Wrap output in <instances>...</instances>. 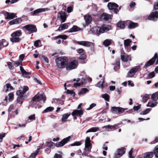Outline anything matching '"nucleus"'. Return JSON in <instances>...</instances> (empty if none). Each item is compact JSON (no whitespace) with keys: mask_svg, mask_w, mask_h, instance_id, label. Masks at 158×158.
<instances>
[{"mask_svg":"<svg viewBox=\"0 0 158 158\" xmlns=\"http://www.w3.org/2000/svg\"><path fill=\"white\" fill-rule=\"evenodd\" d=\"M111 29L110 26L104 24L100 27H93L91 31L94 34L99 35L101 33L106 32Z\"/></svg>","mask_w":158,"mask_h":158,"instance_id":"obj_1","label":"nucleus"},{"mask_svg":"<svg viewBox=\"0 0 158 158\" xmlns=\"http://www.w3.org/2000/svg\"><path fill=\"white\" fill-rule=\"evenodd\" d=\"M85 148L84 151L82 154L83 156H87L88 157H91L92 156L90 155H88V154L91 152V149L92 148V144L91 143V140L90 138L87 137L86 138L85 143Z\"/></svg>","mask_w":158,"mask_h":158,"instance_id":"obj_2","label":"nucleus"},{"mask_svg":"<svg viewBox=\"0 0 158 158\" xmlns=\"http://www.w3.org/2000/svg\"><path fill=\"white\" fill-rule=\"evenodd\" d=\"M56 65L60 69L64 68L68 64V60L65 56H60L56 59Z\"/></svg>","mask_w":158,"mask_h":158,"instance_id":"obj_3","label":"nucleus"},{"mask_svg":"<svg viewBox=\"0 0 158 158\" xmlns=\"http://www.w3.org/2000/svg\"><path fill=\"white\" fill-rule=\"evenodd\" d=\"M22 34L21 30H18L12 33L11 35L10 40L12 43H17L19 42L21 39L19 37Z\"/></svg>","mask_w":158,"mask_h":158,"instance_id":"obj_4","label":"nucleus"},{"mask_svg":"<svg viewBox=\"0 0 158 158\" xmlns=\"http://www.w3.org/2000/svg\"><path fill=\"white\" fill-rule=\"evenodd\" d=\"M80 76L82 77L81 80L80 81V79L78 78L76 81V82L74 83L73 85L74 87L79 86L81 85L85 84L87 82L86 75L85 73L84 72H82L80 74Z\"/></svg>","mask_w":158,"mask_h":158,"instance_id":"obj_5","label":"nucleus"},{"mask_svg":"<svg viewBox=\"0 0 158 158\" xmlns=\"http://www.w3.org/2000/svg\"><path fill=\"white\" fill-rule=\"evenodd\" d=\"M140 70V67L137 66L132 67L128 72L127 75L128 77H133L135 73L138 70Z\"/></svg>","mask_w":158,"mask_h":158,"instance_id":"obj_6","label":"nucleus"},{"mask_svg":"<svg viewBox=\"0 0 158 158\" xmlns=\"http://www.w3.org/2000/svg\"><path fill=\"white\" fill-rule=\"evenodd\" d=\"M108 9L110 10V12L112 13L113 11L115 14H117L119 11L117 8L118 5L116 3L114 2H109L107 5Z\"/></svg>","mask_w":158,"mask_h":158,"instance_id":"obj_7","label":"nucleus"},{"mask_svg":"<svg viewBox=\"0 0 158 158\" xmlns=\"http://www.w3.org/2000/svg\"><path fill=\"white\" fill-rule=\"evenodd\" d=\"M34 100H36L37 102L43 100L44 103L45 102L46 97L43 93H38L34 97Z\"/></svg>","mask_w":158,"mask_h":158,"instance_id":"obj_8","label":"nucleus"},{"mask_svg":"<svg viewBox=\"0 0 158 158\" xmlns=\"http://www.w3.org/2000/svg\"><path fill=\"white\" fill-rule=\"evenodd\" d=\"M23 28L31 33H33L37 31L36 27L34 25L31 24L25 25L23 27Z\"/></svg>","mask_w":158,"mask_h":158,"instance_id":"obj_9","label":"nucleus"},{"mask_svg":"<svg viewBox=\"0 0 158 158\" xmlns=\"http://www.w3.org/2000/svg\"><path fill=\"white\" fill-rule=\"evenodd\" d=\"M111 19V16L106 13H103L101 15L100 19L104 22H110Z\"/></svg>","mask_w":158,"mask_h":158,"instance_id":"obj_10","label":"nucleus"},{"mask_svg":"<svg viewBox=\"0 0 158 158\" xmlns=\"http://www.w3.org/2000/svg\"><path fill=\"white\" fill-rule=\"evenodd\" d=\"M127 109H124L120 107H112L111 108L112 112L114 114H120L123 113L125 110H127Z\"/></svg>","mask_w":158,"mask_h":158,"instance_id":"obj_11","label":"nucleus"},{"mask_svg":"<svg viewBox=\"0 0 158 158\" xmlns=\"http://www.w3.org/2000/svg\"><path fill=\"white\" fill-rule=\"evenodd\" d=\"M78 62L77 60H74L71 62L69 65L66 67V69L67 70H70L75 69L77 66Z\"/></svg>","mask_w":158,"mask_h":158,"instance_id":"obj_12","label":"nucleus"},{"mask_svg":"<svg viewBox=\"0 0 158 158\" xmlns=\"http://www.w3.org/2000/svg\"><path fill=\"white\" fill-rule=\"evenodd\" d=\"M158 57V54L156 53L153 57L149 60L147 63L145 64L144 66V68L146 69L147 67L153 64L154 62L155 59L157 58Z\"/></svg>","mask_w":158,"mask_h":158,"instance_id":"obj_13","label":"nucleus"},{"mask_svg":"<svg viewBox=\"0 0 158 158\" xmlns=\"http://www.w3.org/2000/svg\"><path fill=\"white\" fill-rule=\"evenodd\" d=\"M126 149L124 148H121L119 149L118 150L117 153H115L114 155L115 158H119L121 157L125 153Z\"/></svg>","mask_w":158,"mask_h":158,"instance_id":"obj_14","label":"nucleus"},{"mask_svg":"<svg viewBox=\"0 0 158 158\" xmlns=\"http://www.w3.org/2000/svg\"><path fill=\"white\" fill-rule=\"evenodd\" d=\"M158 18V11H156L152 12L148 16V19L155 21Z\"/></svg>","mask_w":158,"mask_h":158,"instance_id":"obj_15","label":"nucleus"},{"mask_svg":"<svg viewBox=\"0 0 158 158\" xmlns=\"http://www.w3.org/2000/svg\"><path fill=\"white\" fill-rule=\"evenodd\" d=\"M29 88L27 86H24L22 90H18L16 92V94L18 96H21L25 93L28 90Z\"/></svg>","mask_w":158,"mask_h":158,"instance_id":"obj_16","label":"nucleus"},{"mask_svg":"<svg viewBox=\"0 0 158 158\" xmlns=\"http://www.w3.org/2000/svg\"><path fill=\"white\" fill-rule=\"evenodd\" d=\"M83 114V111L82 109L79 110L76 109L73 111L71 114L73 116H78L81 117Z\"/></svg>","mask_w":158,"mask_h":158,"instance_id":"obj_17","label":"nucleus"},{"mask_svg":"<svg viewBox=\"0 0 158 158\" xmlns=\"http://www.w3.org/2000/svg\"><path fill=\"white\" fill-rule=\"evenodd\" d=\"M71 138L70 136H69L67 137L64 139L62 140L58 144V146H57V147H62L64 146L65 143H67L69 141Z\"/></svg>","mask_w":158,"mask_h":158,"instance_id":"obj_18","label":"nucleus"},{"mask_svg":"<svg viewBox=\"0 0 158 158\" xmlns=\"http://www.w3.org/2000/svg\"><path fill=\"white\" fill-rule=\"evenodd\" d=\"M48 8H39L35 10L34 11L31 12V14L32 15H34L37 14H38L41 12H44L46 11H48Z\"/></svg>","mask_w":158,"mask_h":158,"instance_id":"obj_19","label":"nucleus"},{"mask_svg":"<svg viewBox=\"0 0 158 158\" xmlns=\"http://www.w3.org/2000/svg\"><path fill=\"white\" fill-rule=\"evenodd\" d=\"M84 19L85 22V24H83V26L85 27L86 25H88L91 22V17L89 15H86L84 16Z\"/></svg>","mask_w":158,"mask_h":158,"instance_id":"obj_20","label":"nucleus"},{"mask_svg":"<svg viewBox=\"0 0 158 158\" xmlns=\"http://www.w3.org/2000/svg\"><path fill=\"white\" fill-rule=\"evenodd\" d=\"M121 60L123 62H126L129 60H131V57L130 56L127 55L125 53L121 54Z\"/></svg>","mask_w":158,"mask_h":158,"instance_id":"obj_21","label":"nucleus"},{"mask_svg":"<svg viewBox=\"0 0 158 158\" xmlns=\"http://www.w3.org/2000/svg\"><path fill=\"white\" fill-rule=\"evenodd\" d=\"M77 43L79 45L85 46L86 47H90L92 44V43L90 42L86 41H77Z\"/></svg>","mask_w":158,"mask_h":158,"instance_id":"obj_22","label":"nucleus"},{"mask_svg":"<svg viewBox=\"0 0 158 158\" xmlns=\"http://www.w3.org/2000/svg\"><path fill=\"white\" fill-rule=\"evenodd\" d=\"M8 44V43L5 40L2 39L0 40V49L7 47Z\"/></svg>","mask_w":158,"mask_h":158,"instance_id":"obj_23","label":"nucleus"},{"mask_svg":"<svg viewBox=\"0 0 158 158\" xmlns=\"http://www.w3.org/2000/svg\"><path fill=\"white\" fill-rule=\"evenodd\" d=\"M60 15V18L61 19V23L64 22L66 19V16L65 13L63 11H60L59 12Z\"/></svg>","mask_w":158,"mask_h":158,"instance_id":"obj_24","label":"nucleus"},{"mask_svg":"<svg viewBox=\"0 0 158 158\" xmlns=\"http://www.w3.org/2000/svg\"><path fill=\"white\" fill-rule=\"evenodd\" d=\"M114 69L115 71L118 70L120 68V61L119 60H116L113 64Z\"/></svg>","mask_w":158,"mask_h":158,"instance_id":"obj_25","label":"nucleus"},{"mask_svg":"<svg viewBox=\"0 0 158 158\" xmlns=\"http://www.w3.org/2000/svg\"><path fill=\"white\" fill-rule=\"evenodd\" d=\"M22 21L21 18H19L15 19L9 22V24L10 25L14 24H17L20 23Z\"/></svg>","mask_w":158,"mask_h":158,"instance_id":"obj_26","label":"nucleus"},{"mask_svg":"<svg viewBox=\"0 0 158 158\" xmlns=\"http://www.w3.org/2000/svg\"><path fill=\"white\" fill-rule=\"evenodd\" d=\"M69 23H64L61 24L58 28V30L59 31H61L63 30L67 29L69 27Z\"/></svg>","mask_w":158,"mask_h":158,"instance_id":"obj_27","label":"nucleus"},{"mask_svg":"<svg viewBox=\"0 0 158 158\" xmlns=\"http://www.w3.org/2000/svg\"><path fill=\"white\" fill-rule=\"evenodd\" d=\"M153 156V153L152 152H147L145 153L143 156L140 158H152Z\"/></svg>","mask_w":158,"mask_h":158,"instance_id":"obj_28","label":"nucleus"},{"mask_svg":"<svg viewBox=\"0 0 158 158\" xmlns=\"http://www.w3.org/2000/svg\"><path fill=\"white\" fill-rule=\"evenodd\" d=\"M126 23L125 21H119L117 24V26L121 29H123L125 28Z\"/></svg>","mask_w":158,"mask_h":158,"instance_id":"obj_29","label":"nucleus"},{"mask_svg":"<svg viewBox=\"0 0 158 158\" xmlns=\"http://www.w3.org/2000/svg\"><path fill=\"white\" fill-rule=\"evenodd\" d=\"M37 102L36 100H34V97L33 98L32 100L31 101L30 103V106L32 107H34L35 109H37V108H40L41 106H37L36 105V102Z\"/></svg>","mask_w":158,"mask_h":158,"instance_id":"obj_30","label":"nucleus"},{"mask_svg":"<svg viewBox=\"0 0 158 158\" xmlns=\"http://www.w3.org/2000/svg\"><path fill=\"white\" fill-rule=\"evenodd\" d=\"M7 16L5 17L6 19H12L15 17L16 15L14 13H9L6 12Z\"/></svg>","mask_w":158,"mask_h":158,"instance_id":"obj_31","label":"nucleus"},{"mask_svg":"<svg viewBox=\"0 0 158 158\" xmlns=\"http://www.w3.org/2000/svg\"><path fill=\"white\" fill-rule=\"evenodd\" d=\"M71 113H67L63 114L62 115V122L64 123L66 122V119H67L68 117L70 115Z\"/></svg>","mask_w":158,"mask_h":158,"instance_id":"obj_32","label":"nucleus"},{"mask_svg":"<svg viewBox=\"0 0 158 158\" xmlns=\"http://www.w3.org/2000/svg\"><path fill=\"white\" fill-rule=\"evenodd\" d=\"M80 30V28L76 26H73L69 30V32H73L78 31Z\"/></svg>","mask_w":158,"mask_h":158,"instance_id":"obj_33","label":"nucleus"},{"mask_svg":"<svg viewBox=\"0 0 158 158\" xmlns=\"http://www.w3.org/2000/svg\"><path fill=\"white\" fill-rule=\"evenodd\" d=\"M99 130V128L98 127H93L90 128L88 130L86 131V133L90 132H96Z\"/></svg>","mask_w":158,"mask_h":158,"instance_id":"obj_34","label":"nucleus"},{"mask_svg":"<svg viewBox=\"0 0 158 158\" xmlns=\"http://www.w3.org/2000/svg\"><path fill=\"white\" fill-rule=\"evenodd\" d=\"M131 42V41L129 39L126 40H124V44L125 48L126 49L130 46V44Z\"/></svg>","mask_w":158,"mask_h":158,"instance_id":"obj_35","label":"nucleus"},{"mask_svg":"<svg viewBox=\"0 0 158 158\" xmlns=\"http://www.w3.org/2000/svg\"><path fill=\"white\" fill-rule=\"evenodd\" d=\"M138 24L137 23L131 22L129 23L128 27L130 28H133L138 27Z\"/></svg>","mask_w":158,"mask_h":158,"instance_id":"obj_36","label":"nucleus"},{"mask_svg":"<svg viewBox=\"0 0 158 158\" xmlns=\"http://www.w3.org/2000/svg\"><path fill=\"white\" fill-rule=\"evenodd\" d=\"M104 79H103L102 80L100 81H99L96 85V86L100 88L103 89L104 88L103 85V83L104 82Z\"/></svg>","mask_w":158,"mask_h":158,"instance_id":"obj_37","label":"nucleus"},{"mask_svg":"<svg viewBox=\"0 0 158 158\" xmlns=\"http://www.w3.org/2000/svg\"><path fill=\"white\" fill-rule=\"evenodd\" d=\"M102 98H104L106 101L109 102L110 100V96L107 94H102Z\"/></svg>","mask_w":158,"mask_h":158,"instance_id":"obj_38","label":"nucleus"},{"mask_svg":"<svg viewBox=\"0 0 158 158\" xmlns=\"http://www.w3.org/2000/svg\"><path fill=\"white\" fill-rule=\"evenodd\" d=\"M89 91V90L86 88L82 89L80 91H79L78 94L80 95L85 94L86 92Z\"/></svg>","mask_w":158,"mask_h":158,"instance_id":"obj_39","label":"nucleus"},{"mask_svg":"<svg viewBox=\"0 0 158 158\" xmlns=\"http://www.w3.org/2000/svg\"><path fill=\"white\" fill-rule=\"evenodd\" d=\"M111 40L110 39H106L103 42V45L106 46H108L111 43Z\"/></svg>","mask_w":158,"mask_h":158,"instance_id":"obj_40","label":"nucleus"},{"mask_svg":"<svg viewBox=\"0 0 158 158\" xmlns=\"http://www.w3.org/2000/svg\"><path fill=\"white\" fill-rule=\"evenodd\" d=\"M152 99L154 101H156L158 100V93H156L152 94L151 96Z\"/></svg>","mask_w":158,"mask_h":158,"instance_id":"obj_41","label":"nucleus"},{"mask_svg":"<svg viewBox=\"0 0 158 158\" xmlns=\"http://www.w3.org/2000/svg\"><path fill=\"white\" fill-rule=\"evenodd\" d=\"M142 97H143L142 101L144 102H146L150 98V95H148L147 94H145L143 96H142Z\"/></svg>","mask_w":158,"mask_h":158,"instance_id":"obj_42","label":"nucleus"},{"mask_svg":"<svg viewBox=\"0 0 158 158\" xmlns=\"http://www.w3.org/2000/svg\"><path fill=\"white\" fill-rule=\"evenodd\" d=\"M151 109L150 108H147L142 111L140 113V114L141 115H145L148 113L151 110Z\"/></svg>","mask_w":158,"mask_h":158,"instance_id":"obj_43","label":"nucleus"},{"mask_svg":"<svg viewBox=\"0 0 158 158\" xmlns=\"http://www.w3.org/2000/svg\"><path fill=\"white\" fill-rule=\"evenodd\" d=\"M54 109V108L52 107H47L43 111V113H47L49 112H51Z\"/></svg>","mask_w":158,"mask_h":158,"instance_id":"obj_44","label":"nucleus"},{"mask_svg":"<svg viewBox=\"0 0 158 158\" xmlns=\"http://www.w3.org/2000/svg\"><path fill=\"white\" fill-rule=\"evenodd\" d=\"M156 102H155L154 103H152L151 102H149L147 104V106L153 107L156 106Z\"/></svg>","mask_w":158,"mask_h":158,"instance_id":"obj_45","label":"nucleus"},{"mask_svg":"<svg viewBox=\"0 0 158 158\" xmlns=\"http://www.w3.org/2000/svg\"><path fill=\"white\" fill-rule=\"evenodd\" d=\"M55 143L53 142H47V146L50 148H53L55 147Z\"/></svg>","mask_w":158,"mask_h":158,"instance_id":"obj_46","label":"nucleus"},{"mask_svg":"<svg viewBox=\"0 0 158 158\" xmlns=\"http://www.w3.org/2000/svg\"><path fill=\"white\" fill-rule=\"evenodd\" d=\"M133 148H132L129 152V158H135V156L133 154Z\"/></svg>","mask_w":158,"mask_h":158,"instance_id":"obj_47","label":"nucleus"},{"mask_svg":"<svg viewBox=\"0 0 158 158\" xmlns=\"http://www.w3.org/2000/svg\"><path fill=\"white\" fill-rule=\"evenodd\" d=\"M154 153L156 157H158V145L155 147Z\"/></svg>","mask_w":158,"mask_h":158,"instance_id":"obj_48","label":"nucleus"},{"mask_svg":"<svg viewBox=\"0 0 158 158\" xmlns=\"http://www.w3.org/2000/svg\"><path fill=\"white\" fill-rule=\"evenodd\" d=\"M22 96H20L18 97L17 98V102H18L19 104H21L23 101V97H22Z\"/></svg>","mask_w":158,"mask_h":158,"instance_id":"obj_49","label":"nucleus"},{"mask_svg":"<svg viewBox=\"0 0 158 158\" xmlns=\"http://www.w3.org/2000/svg\"><path fill=\"white\" fill-rule=\"evenodd\" d=\"M68 37V36L65 35H60L55 37L56 38H60L64 40H66Z\"/></svg>","mask_w":158,"mask_h":158,"instance_id":"obj_50","label":"nucleus"},{"mask_svg":"<svg viewBox=\"0 0 158 158\" xmlns=\"http://www.w3.org/2000/svg\"><path fill=\"white\" fill-rule=\"evenodd\" d=\"M7 65L9 69L13 70L14 69V67L12 65V63L10 62H7Z\"/></svg>","mask_w":158,"mask_h":158,"instance_id":"obj_51","label":"nucleus"},{"mask_svg":"<svg viewBox=\"0 0 158 158\" xmlns=\"http://www.w3.org/2000/svg\"><path fill=\"white\" fill-rule=\"evenodd\" d=\"M155 73L154 72L149 73L148 75V77L149 79L152 78L155 76Z\"/></svg>","mask_w":158,"mask_h":158,"instance_id":"obj_52","label":"nucleus"},{"mask_svg":"<svg viewBox=\"0 0 158 158\" xmlns=\"http://www.w3.org/2000/svg\"><path fill=\"white\" fill-rule=\"evenodd\" d=\"M105 128L106 129L109 128L110 129H114L113 125H109L106 126H105L102 127V128Z\"/></svg>","mask_w":158,"mask_h":158,"instance_id":"obj_53","label":"nucleus"},{"mask_svg":"<svg viewBox=\"0 0 158 158\" xmlns=\"http://www.w3.org/2000/svg\"><path fill=\"white\" fill-rule=\"evenodd\" d=\"M35 114H33L30 116L28 117V119L31 120H33L35 119Z\"/></svg>","mask_w":158,"mask_h":158,"instance_id":"obj_54","label":"nucleus"},{"mask_svg":"<svg viewBox=\"0 0 158 158\" xmlns=\"http://www.w3.org/2000/svg\"><path fill=\"white\" fill-rule=\"evenodd\" d=\"M81 144V142L79 141H76L73 143L71 144V146H79Z\"/></svg>","mask_w":158,"mask_h":158,"instance_id":"obj_55","label":"nucleus"},{"mask_svg":"<svg viewBox=\"0 0 158 158\" xmlns=\"http://www.w3.org/2000/svg\"><path fill=\"white\" fill-rule=\"evenodd\" d=\"M61 154V153L60 154H55L53 158H62V155Z\"/></svg>","mask_w":158,"mask_h":158,"instance_id":"obj_56","label":"nucleus"},{"mask_svg":"<svg viewBox=\"0 0 158 158\" xmlns=\"http://www.w3.org/2000/svg\"><path fill=\"white\" fill-rule=\"evenodd\" d=\"M86 55L84 54H81L79 57V58L80 59L84 60L86 58Z\"/></svg>","mask_w":158,"mask_h":158,"instance_id":"obj_57","label":"nucleus"},{"mask_svg":"<svg viewBox=\"0 0 158 158\" xmlns=\"http://www.w3.org/2000/svg\"><path fill=\"white\" fill-rule=\"evenodd\" d=\"M154 9L155 10L158 9V1H156L154 3Z\"/></svg>","mask_w":158,"mask_h":158,"instance_id":"obj_58","label":"nucleus"},{"mask_svg":"<svg viewBox=\"0 0 158 158\" xmlns=\"http://www.w3.org/2000/svg\"><path fill=\"white\" fill-rule=\"evenodd\" d=\"M141 105H140L136 106H134L133 107V109L135 111H137L139 110L140 108Z\"/></svg>","mask_w":158,"mask_h":158,"instance_id":"obj_59","label":"nucleus"},{"mask_svg":"<svg viewBox=\"0 0 158 158\" xmlns=\"http://www.w3.org/2000/svg\"><path fill=\"white\" fill-rule=\"evenodd\" d=\"M73 8L71 6H69L67 7V11L69 13L73 11Z\"/></svg>","mask_w":158,"mask_h":158,"instance_id":"obj_60","label":"nucleus"},{"mask_svg":"<svg viewBox=\"0 0 158 158\" xmlns=\"http://www.w3.org/2000/svg\"><path fill=\"white\" fill-rule=\"evenodd\" d=\"M14 108V106L13 105H11L8 109V111L9 112H10Z\"/></svg>","mask_w":158,"mask_h":158,"instance_id":"obj_61","label":"nucleus"},{"mask_svg":"<svg viewBox=\"0 0 158 158\" xmlns=\"http://www.w3.org/2000/svg\"><path fill=\"white\" fill-rule=\"evenodd\" d=\"M8 96H9L8 99L9 100H10L13 99V98L14 94L12 93H10L9 94Z\"/></svg>","mask_w":158,"mask_h":158,"instance_id":"obj_62","label":"nucleus"},{"mask_svg":"<svg viewBox=\"0 0 158 158\" xmlns=\"http://www.w3.org/2000/svg\"><path fill=\"white\" fill-rule=\"evenodd\" d=\"M40 42V40H38L35 41L34 43V46L36 47H38L39 46V43Z\"/></svg>","mask_w":158,"mask_h":158,"instance_id":"obj_63","label":"nucleus"},{"mask_svg":"<svg viewBox=\"0 0 158 158\" xmlns=\"http://www.w3.org/2000/svg\"><path fill=\"white\" fill-rule=\"evenodd\" d=\"M96 106V104L95 103H93L91 104L89 108H88L87 110H89L91 109H92L93 107H94Z\"/></svg>","mask_w":158,"mask_h":158,"instance_id":"obj_64","label":"nucleus"}]
</instances>
